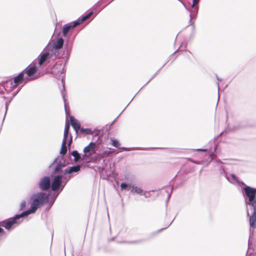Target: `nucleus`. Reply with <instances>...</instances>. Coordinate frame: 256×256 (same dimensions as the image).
Instances as JSON below:
<instances>
[{
  "mask_svg": "<svg viewBox=\"0 0 256 256\" xmlns=\"http://www.w3.org/2000/svg\"><path fill=\"white\" fill-rule=\"evenodd\" d=\"M68 132H64V139L62 141L66 142L67 138H68Z\"/></svg>",
  "mask_w": 256,
  "mask_h": 256,
  "instance_id": "a878e982",
  "label": "nucleus"
},
{
  "mask_svg": "<svg viewBox=\"0 0 256 256\" xmlns=\"http://www.w3.org/2000/svg\"><path fill=\"white\" fill-rule=\"evenodd\" d=\"M69 128H70V124H69L68 122V123L66 124L65 126L64 131V132H68Z\"/></svg>",
  "mask_w": 256,
  "mask_h": 256,
  "instance_id": "bb28decb",
  "label": "nucleus"
},
{
  "mask_svg": "<svg viewBox=\"0 0 256 256\" xmlns=\"http://www.w3.org/2000/svg\"><path fill=\"white\" fill-rule=\"evenodd\" d=\"M129 190H130L132 192L144 196L146 198L150 196V192L144 191L141 188L134 185H130Z\"/></svg>",
  "mask_w": 256,
  "mask_h": 256,
  "instance_id": "39448f33",
  "label": "nucleus"
},
{
  "mask_svg": "<svg viewBox=\"0 0 256 256\" xmlns=\"http://www.w3.org/2000/svg\"><path fill=\"white\" fill-rule=\"evenodd\" d=\"M246 188H252V189L253 190V191H254V196H255V198H256V188H252V187H250V186H245L244 188H243L244 196H246Z\"/></svg>",
  "mask_w": 256,
  "mask_h": 256,
  "instance_id": "5701e85b",
  "label": "nucleus"
},
{
  "mask_svg": "<svg viewBox=\"0 0 256 256\" xmlns=\"http://www.w3.org/2000/svg\"><path fill=\"white\" fill-rule=\"evenodd\" d=\"M72 155L74 157V160L76 162L80 158V154L76 150L73 151L72 153Z\"/></svg>",
  "mask_w": 256,
  "mask_h": 256,
  "instance_id": "dca6fc26",
  "label": "nucleus"
},
{
  "mask_svg": "<svg viewBox=\"0 0 256 256\" xmlns=\"http://www.w3.org/2000/svg\"><path fill=\"white\" fill-rule=\"evenodd\" d=\"M50 53L48 50H43L39 56L38 64L42 65L46 62L49 57Z\"/></svg>",
  "mask_w": 256,
  "mask_h": 256,
  "instance_id": "1a4fd4ad",
  "label": "nucleus"
},
{
  "mask_svg": "<svg viewBox=\"0 0 256 256\" xmlns=\"http://www.w3.org/2000/svg\"><path fill=\"white\" fill-rule=\"evenodd\" d=\"M218 90H219V86H218Z\"/></svg>",
  "mask_w": 256,
  "mask_h": 256,
  "instance_id": "c9c22d12",
  "label": "nucleus"
},
{
  "mask_svg": "<svg viewBox=\"0 0 256 256\" xmlns=\"http://www.w3.org/2000/svg\"><path fill=\"white\" fill-rule=\"evenodd\" d=\"M80 131L87 134H92V131L89 128H82Z\"/></svg>",
  "mask_w": 256,
  "mask_h": 256,
  "instance_id": "6ab92c4d",
  "label": "nucleus"
},
{
  "mask_svg": "<svg viewBox=\"0 0 256 256\" xmlns=\"http://www.w3.org/2000/svg\"><path fill=\"white\" fill-rule=\"evenodd\" d=\"M64 70V66L61 63H56L52 68V74L55 76H59L62 74Z\"/></svg>",
  "mask_w": 256,
  "mask_h": 256,
  "instance_id": "0eeeda50",
  "label": "nucleus"
},
{
  "mask_svg": "<svg viewBox=\"0 0 256 256\" xmlns=\"http://www.w3.org/2000/svg\"><path fill=\"white\" fill-rule=\"evenodd\" d=\"M70 121L74 130L76 132H78V130L80 128V122L77 120H76L72 116H70Z\"/></svg>",
  "mask_w": 256,
  "mask_h": 256,
  "instance_id": "9d476101",
  "label": "nucleus"
},
{
  "mask_svg": "<svg viewBox=\"0 0 256 256\" xmlns=\"http://www.w3.org/2000/svg\"><path fill=\"white\" fill-rule=\"evenodd\" d=\"M6 110L8 109V103H6Z\"/></svg>",
  "mask_w": 256,
  "mask_h": 256,
  "instance_id": "7c9ffc66",
  "label": "nucleus"
},
{
  "mask_svg": "<svg viewBox=\"0 0 256 256\" xmlns=\"http://www.w3.org/2000/svg\"><path fill=\"white\" fill-rule=\"evenodd\" d=\"M26 206V202L25 200H22L20 204V210H22L25 208Z\"/></svg>",
  "mask_w": 256,
  "mask_h": 256,
  "instance_id": "aec40b11",
  "label": "nucleus"
},
{
  "mask_svg": "<svg viewBox=\"0 0 256 256\" xmlns=\"http://www.w3.org/2000/svg\"><path fill=\"white\" fill-rule=\"evenodd\" d=\"M80 170V165L71 166L66 169L64 171V174H70L73 172H77Z\"/></svg>",
  "mask_w": 256,
  "mask_h": 256,
  "instance_id": "9b49d317",
  "label": "nucleus"
},
{
  "mask_svg": "<svg viewBox=\"0 0 256 256\" xmlns=\"http://www.w3.org/2000/svg\"><path fill=\"white\" fill-rule=\"evenodd\" d=\"M122 148V149H123V150H127V148Z\"/></svg>",
  "mask_w": 256,
  "mask_h": 256,
  "instance_id": "72a5a7b5",
  "label": "nucleus"
},
{
  "mask_svg": "<svg viewBox=\"0 0 256 256\" xmlns=\"http://www.w3.org/2000/svg\"><path fill=\"white\" fill-rule=\"evenodd\" d=\"M66 142L62 141V147L60 150V154H64L66 152L67 148L66 146Z\"/></svg>",
  "mask_w": 256,
  "mask_h": 256,
  "instance_id": "4468645a",
  "label": "nucleus"
},
{
  "mask_svg": "<svg viewBox=\"0 0 256 256\" xmlns=\"http://www.w3.org/2000/svg\"><path fill=\"white\" fill-rule=\"evenodd\" d=\"M232 178L234 181H237V179L236 176L234 174H232Z\"/></svg>",
  "mask_w": 256,
  "mask_h": 256,
  "instance_id": "c85d7f7f",
  "label": "nucleus"
},
{
  "mask_svg": "<svg viewBox=\"0 0 256 256\" xmlns=\"http://www.w3.org/2000/svg\"><path fill=\"white\" fill-rule=\"evenodd\" d=\"M62 176H57L54 178L52 183V190L55 191L59 188L62 184Z\"/></svg>",
  "mask_w": 256,
  "mask_h": 256,
  "instance_id": "6e6552de",
  "label": "nucleus"
},
{
  "mask_svg": "<svg viewBox=\"0 0 256 256\" xmlns=\"http://www.w3.org/2000/svg\"><path fill=\"white\" fill-rule=\"evenodd\" d=\"M112 144L116 148H118L120 146V144L118 140H112Z\"/></svg>",
  "mask_w": 256,
  "mask_h": 256,
  "instance_id": "4be33fe9",
  "label": "nucleus"
},
{
  "mask_svg": "<svg viewBox=\"0 0 256 256\" xmlns=\"http://www.w3.org/2000/svg\"><path fill=\"white\" fill-rule=\"evenodd\" d=\"M199 1H200V0H192L193 4H192V7L194 8L195 4H198Z\"/></svg>",
  "mask_w": 256,
  "mask_h": 256,
  "instance_id": "cd10ccee",
  "label": "nucleus"
},
{
  "mask_svg": "<svg viewBox=\"0 0 256 256\" xmlns=\"http://www.w3.org/2000/svg\"><path fill=\"white\" fill-rule=\"evenodd\" d=\"M96 144L94 142H91L90 144L86 146L83 150L84 154L83 157H90L96 152Z\"/></svg>",
  "mask_w": 256,
  "mask_h": 256,
  "instance_id": "7ed1b4c3",
  "label": "nucleus"
},
{
  "mask_svg": "<svg viewBox=\"0 0 256 256\" xmlns=\"http://www.w3.org/2000/svg\"><path fill=\"white\" fill-rule=\"evenodd\" d=\"M40 188L43 190H46L50 188V179L49 176H45L42 178L39 182Z\"/></svg>",
  "mask_w": 256,
  "mask_h": 256,
  "instance_id": "423d86ee",
  "label": "nucleus"
},
{
  "mask_svg": "<svg viewBox=\"0 0 256 256\" xmlns=\"http://www.w3.org/2000/svg\"><path fill=\"white\" fill-rule=\"evenodd\" d=\"M246 204L250 206V210L252 212L250 214L248 212V215L249 216L250 226L251 228H256V198L254 196V193L250 188L246 189Z\"/></svg>",
  "mask_w": 256,
  "mask_h": 256,
  "instance_id": "f03ea898",
  "label": "nucleus"
},
{
  "mask_svg": "<svg viewBox=\"0 0 256 256\" xmlns=\"http://www.w3.org/2000/svg\"><path fill=\"white\" fill-rule=\"evenodd\" d=\"M81 22L80 19H78L77 20L74 22L72 23V28H74L82 22Z\"/></svg>",
  "mask_w": 256,
  "mask_h": 256,
  "instance_id": "412c9836",
  "label": "nucleus"
},
{
  "mask_svg": "<svg viewBox=\"0 0 256 256\" xmlns=\"http://www.w3.org/2000/svg\"><path fill=\"white\" fill-rule=\"evenodd\" d=\"M72 140V136H70V140H69L68 144H70Z\"/></svg>",
  "mask_w": 256,
  "mask_h": 256,
  "instance_id": "c756f323",
  "label": "nucleus"
},
{
  "mask_svg": "<svg viewBox=\"0 0 256 256\" xmlns=\"http://www.w3.org/2000/svg\"><path fill=\"white\" fill-rule=\"evenodd\" d=\"M130 184H127L125 183H122L120 184V188L122 190H126V188H128L129 189V186Z\"/></svg>",
  "mask_w": 256,
  "mask_h": 256,
  "instance_id": "b1692460",
  "label": "nucleus"
},
{
  "mask_svg": "<svg viewBox=\"0 0 256 256\" xmlns=\"http://www.w3.org/2000/svg\"><path fill=\"white\" fill-rule=\"evenodd\" d=\"M16 93H15V94H14L13 96H14L15 95H16Z\"/></svg>",
  "mask_w": 256,
  "mask_h": 256,
  "instance_id": "e433bc0d",
  "label": "nucleus"
},
{
  "mask_svg": "<svg viewBox=\"0 0 256 256\" xmlns=\"http://www.w3.org/2000/svg\"><path fill=\"white\" fill-rule=\"evenodd\" d=\"M72 28V24L64 25L63 27V30H62L63 34L64 36H66V34L69 31V30Z\"/></svg>",
  "mask_w": 256,
  "mask_h": 256,
  "instance_id": "2eb2a0df",
  "label": "nucleus"
},
{
  "mask_svg": "<svg viewBox=\"0 0 256 256\" xmlns=\"http://www.w3.org/2000/svg\"><path fill=\"white\" fill-rule=\"evenodd\" d=\"M64 44V40L62 38H58L56 41L53 40L54 47L56 49H60L62 48Z\"/></svg>",
  "mask_w": 256,
  "mask_h": 256,
  "instance_id": "ddd939ff",
  "label": "nucleus"
},
{
  "mask_svg": "<svg viewBox=\"0 0 256 256\" xmlns=\"http://www.w3.org/2000/svg\"><path fill=\"white\" fill-rule=\"evenodd\" d=\"M64 104L66 106V99L64 98Z\"/></svg>",
  "mask_w": 256,
  "mask_h": 256,
  "instance_id": "473e14b6",
  "label": "nucleus"
},
{
  "mask_svg": "<svg viewBox=\"0 0 256 256\" xmlns=\"http://www.w3.org/2000/svg\"><path fill=\"white\" fill-rule=\"evenodd\" d=\"M93 14V12H90L89 14H86V16H83L80 20H81V22H84V21H85L87 19H88V18H90V16L92 14Z\"/></svg>",
  "mask_w": 256,
  "mask_h": 256,
  "instance_id": "a211bd4d",
  "label": "nucleus"
},
{
  "mask_svg": "<svg viewBox=\"0 0 256 256\" xmlns=\"http://www.w3.org/2000/svg\"><path fill=\"white\" fill-rule=\"evenodd\" d=\"M48 200V195L44 192H38L32 194L30 198V209L21 214L16 215L12 219L4 223L3 226L7 230L11 228L14 224H18L22 221V218L36 212L38 207L43 205Z\"/></svg>",
  "mask_w": 256,
  "mask_h": 256,
  "instance_id": "f257e3e1",
  "label": "nucleus"
},
{
  "mask_svg": "<svg viewBox=\"0 0 256 256\" xmlns=\"http://www.w3.org/2000/svg\"><path fill=\"white\" fill-rule=\"evenodd\" d=\"M4 230H2V228H0V232H2Z\"/></svg>",
  "mask_w": 256,
  "mask_h": 256,
  "instance_id": "2f4dec72",
  "label": "nucleus"
},
{
  "mask_svg": "<svg viewBox=\"0 0 256 256\" xmlns=\"http://www.w3.org/2000/svg\"><path fill=\"white\" fill-rule=\"evenodd\" d=\"M200 150H202V151H204V150H202V149H200Z\"/></svg>",
  "mask_w": 256,
  "mask_h": 256,
  "instance_id": "f704fd0d",
  "label": "nucleus"
},
{
  "mask_svg": "<svg viewBox=\"0 0 256 256\" xmlns=\"http://www.w3.org/2000/svg\"><path fill=\"white\" fill-rule=\"evenodd\" d=\"M6 88H10L8 90H12L16 88V86H14V84H8V86H7V82L6 83Z\"/></svg>",
  "mask_w": 256,
  "mask_h": 256,
  "instance_id": "393cba45",
  "label": "nucleus"
},
{
  "mask_svg": "<svg viewBox=\"0 0 256 256\" xmlns=\"http://www.w3.org/2000/svg\"><path fill=\"white\" fill-rule=\"evenodd\" d=\"M110 150H111V148H110ZM113 152L110 150H105L104 151L102 154H100V156L102 158L106 157L108 156L111 153H112Z\"/></svg>",
  "mask_w": 256,
  "mask_h": 256,
  "instance_id": "f3484780",
  "label": "nucleus"
},
{
  "mask_svg": "<svg viewBox=\"0 0 256 256\" xmlns=\"http://www.w3.org/2000/svg\"><path fill=\"white\" fill-rule=\"evenodd\" d=\"M36 71V68L35 66H32L29 68L25 70L23 72L24 74H26L28 77L32 76Z\"/></svg>",
  "mask_w": 256,
  "mask_h": 256,
  "instance_id": "f8f14e48",
  "label": "nucleus"
},
{
  "mask_svg": "<svg viewBox=\"0 0 256 256\" xmlns=\"http://www.w3.org/2000/svg\"><path fill=\"white\" fill-rule=\"evenodd\" d=\"M24 80V72H22L14 77V80H11L7 82V86H8V84H14V86H17L18 84L22 83Z\"/></svg>",
  "mask_w": 256,
  "mask_h": 256,
  "instance_id": "20e7f679",
  "label": "nucleus"
}]
</instances>
